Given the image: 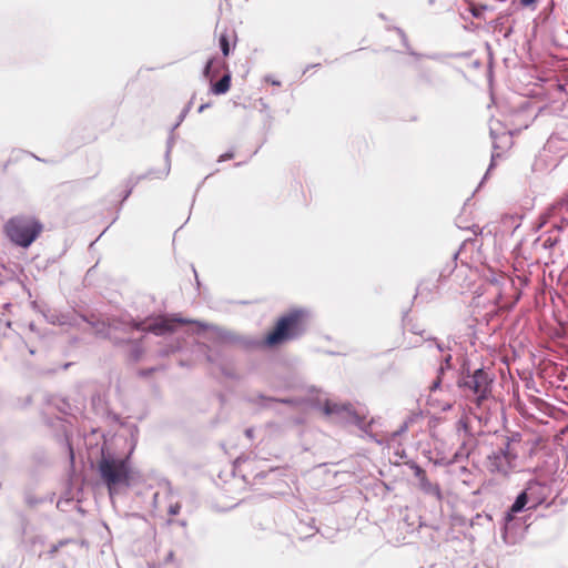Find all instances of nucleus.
<instances>
[{
    "label": "nucleus",
    "mask_w": 568,
    "mask_h": 568,
    "mask_svg": "<svg viewBox=\"0 0 568 568\" xmlns=\"http://www.w3.org/2000/svg\"><path fill=\"white\" fill-rule=\"evenodd\" d=\"M473 14H474L475 17H479V11L474 10V11H473Z\"/></svg>",
    "instance_id": "obj_31"
},
{
    "label": "nucleus",
    "mask_w": 568,
    "mask_h": 568,
    "mask_svg": "<svg viewBox=\"0 0 568 568\" xmlns=\"http://www.w3.org/2000/svg\"><path fill=\"white\" fill-rule=\"evenodd\" d=\"M186 115H187V109H183L179 115L178 122L175 123V125L173 126L172 130H175L184 121Z\"/></svg>",
    "instance_id": "obj_18"
},
{
    "label": "nucleus",
    "mask_w": 568,
    "mask_h": 568,
    "mask_svg": "<svg viewBox=\"0 0 568 568\" xmlns=\"http://www.w3.org/2000/svg\"><path fill=\"white\" fill-rule=\"evenodd\" d=\"M185 323H191V321H186L183 318L161 317L148 325L140 323L136 325V328L151 332L155 335H166L169 333H173L175 331V326L178 324H185Z\"/></svg>",
    "instance_id": "obj_6"
},
{
    "label": "nucleus",
    "mask_w": 568,
    "mask_h": 568,
    "mask_svg": "<svg viewBox=\"0 0 568 568\" xmlns=\"http://www.w3.org/2000/svg\"><path fill=\"white\" fill-rule=\"evenodd\" d=\"M49 321L52 323V324H59V325H64L67 324V318L64 315H51V317L49 318Z\"/></svg>",
    "instance_id": "obj_17"
},
{
    "label": "nucleus",
    "mask_w": 568,
    "mask_h": 568,
    "mask_svg": "<svg viewBox=\"0 0 568 568\" xmlns=\"http://www.w3.org/2000/svg\"><path fill=\"white\" fill-rule=\"evenodd\" d=\"M179 348H180V346H179V345L173 346V347H171L170 349L163 351V352H162V355H169L170 353L175 352V351H176V349H179Z\"/></svg>",
    "instance_id": "obj_22"
},
{
    "label": "nucleus",
    "mask_w": 568,
    "mask_h": 568,
    "mask_svg": "<svg viewBox=\"0 0 568 568\" xmlns=\"http://www.w3.org/2000/svg\"><path fill=\"white\" fill-rule=\"evenodd\" d=\"M196 325H199L203 329H211L213 334L221 341H232V334L227 331H224L217 326L207 325L200 322H194Z\"/></svg>",
    "instance_id": "obj_11"
},
{
    "label": "nucleus",
    "mask_w": 568,
    "mask_h": 568,
    "mask_svg": "<svg viewBox=\"0 0 568 568\" xmlns=\"http://www.w3.org/2000/svg\"><path fill=\"white\" fill-rule=\"evenodd\" d=\"M398 33L400 34V37H402V38H403V40L405 41V40H406L405 33H404L402 30H398Z\"/></svg>",
    "instance_id": "obj_28"
},
{
    "label": "nucleus",
    "mask_w": 568,
    "mask_h": 568,
    "mask_svg": "<svg viewBox=\"0 0 568 568\" xmlns=\"http://www.w3.org/2000/svg\"><path fill=\"white\" fill-rule=\"evenodd\" d=\"M307 318L308 312L305 310L291 311L278 320L274 331L266 336L265 344L274 346L298 338L306 332Z\"/></svg>",
    "instance_id": "obj_2"
},
{
    "label": "nucleus",
    "mask_w": 568,
    "mask_h": 568,
    "mask_svg": "<svg viewBox=\"0 0 568 568\" xmlns=\"http://www.w3.org/2000/svg\"><path fill=\"white\" fill-rule=\"evenodd\" d=\"M231 85V74L226 73L224 74L220 81H217L215 84L212 85V92L214 94H224L229 91Z\"/></svg>",
    "instance_id": "obj_12"
},
{
    "label": "nucleus",
    "mask_w": 568,
    "mask_h": 568,
    "mask_svg": "<svg viewBox=\"0 0 568 568\" xmlns=\"http://www.w3.org/2000/svg\"><path fill=\"white\" fill-rule=\"evenodd\" d=\"M191 108H192V101H190L183 109H187V113H189Z\"/></svg>",
    "instance_id": "obj_26"
},
{
    "label": "nucleus",
    "mask_w": 568,
    "mask_h": 568,
    "mask_svg": "<svg viewBox=\"0 0 568 568\" xmlns=\"http://www.w3.org/2000/svg\"><path fill=\"white\" fill-rule=\"evenodd\" d=\"M445 373V368L443 365H440V367L438 368V375H437V378L433 382V384L430 385V390L432 392H435L437 390L439 387H440V384H442V376L444 375Z\"/></svg>",
    "instance_id": "obj_15"
},
{
    "label": "nucleus",
    "mask_w": 568,
    "mask_h": 568,
    "mask_svg": "<svg viewBox=\"0 0 568 568\" xmlns=\"http://www.w3.org/2000/svg\"><path fill=\"white\" fill-rule=\"evenodd\" d=\"M557 213L560 215L568 213V194L549 209L548 215L555 216Z\"/></svg>",
    "instance_id": "obj_13"
},
{
    "label": "nucleus",
    "mask_w": 568,
    "mask_h": 568,
    "mask_svg": "<svg viewBox=\"0 0 568 568\" xmlns=\"http://www.w3.org/2000/svg\"><path fill=\"white\" fill-rule=\"evenodd\" d=\"M7 237L17 246L29 247L42 232V224L33 216L11 217L3 226Z\"/></svg>",
    "instance_id": "obj_3"
},
{
    "label": "nucleus",
    "mask_w": 568,
    "mask_h": 568,
    "mask_svg": "<svg viewBox=\"0 0 568 568\" xmlns=\"http://www.w3.org/2000/svg\"><path fill=\"white\" fill-rule=\"evenodd\" d=\"M517 455L510 450V443L494 450L487 457V469L493 474L507 476L515 467Z\"/></svg>",
    "instance_id": "obj_5"
},
{
    "label": "nucleus",
    "mask_w": 568,
    "mask_h": 568,
    "mask_svg": "<svg viewBox=\"0 0 568 568\" xmlns=\"http://www.w3.org/2000/svg\"><path fill=\"white\" fill-rule=\"evenodd\" d=\"M494 160H495V156L493 155V156H491V163H490V166H489V169H488V171H487V172H489V171H490V169L493 168V165H494ZM487 174H488V173H486V175H487Z\"/></svg>",
    "instance_id": "obj_27"
},
{
    "label": "nucleus",
    "mask_w": 568,
    "mask_h": 568,
    "mask_svg": "<svg viewBox=\"0 0 568 568\" xmlns=\"http://www.w3.org/2000/svg\"><path fill=\"white\" fill-rule=\"evenodd\" d=\"M523 7H529L536 2V0H519Z\"/></svg>",
    "instance_id": "obj_21"
},
{
    "label": "nucleus",
    "mask_w": 568,
    "mask_h": 568,
    "mask_svg": "<svg viewBox=\"0 0 568 568\" xmlns=\"http://www.w3.org/2000/svg\"><path fill=\"white\" fill-rule=\"evenodd\" d=\"M245 434L247 437L252 438L253 437V429L248 428L245 430Z\"/></svg>",
    "instance_id": "obj_25"
},
{
    "label": "nucleus",
    "mask_w": 568,
    "mask_h": 568,
    "mask_svg": "<svg viewBox=\"0 0 568 568\" xmlns=\"http://www.w3.org/2000/svg\"><path fill=\"white\" fill-rule=\"evenodd\" d=\"M225 68V62L217 58L210 59L203 70V77L212 81L220 72V69Z\"/></svg>",
    "instance_id": "obj_10"
},
{
    "label": "nucleus",
    "mask_w": 568,
    "mask_h": 568,
    "mask_svg": "<svg viewBox=\"0 0 568 568\" xmlns=\"http://www.w3.org/2000/svg\"><path fill=\"white\" fill-rule=\"evenodd\" d=\"M450 408H452V405H450V404H447V405H445V406L443 407V410H448V409H450Z\"/></svg>",
    "instance_id": "obj_29"
},
{
    "label": "nucleus",
    "mask_w": 568,
    "mask_h": 568,
    "mask_svg": "<svg viewBox=\"0 0 568 568\" xmlns=\"http://www.w3.org/2000/svg\"><path fill=\"white\" fill-rule=\"evenodd\" d=\"M98 473L111 498L141 481V474L131 462V452L122 457L102 449Z\"/></svg>",
    "instance_id": "obj_1"
},
{
    "label": "nucleus",
    "mask_w": 568,
    "mask_h": 568,
    "mask_svg": "<svg viewBox=\"0 0 568 568\" xmlns=\"http://www.w3.org/2000/svg\"><path fill=\"white\" fill-rule=\"evenodd\" d=\"M233 158V153H224L220 156L219 162L226 161Z\"/></svg>",
    "instance_id": "obj_20"
},
{
    "label": "nucleus",
    "mask_w": 568,
    "mask_h": 568,
    "mask_svg": "<svg viewBox=\"0 0 568 568\" xmlns=\"http://www.w3.org/2000/svg\"><path fill=\"white\" fill-rule=\"evenodd\" d=\"M531 487L529 486L517 496L509 511L506 514V523L511 521L515 514L521 513L525 509L536 508L538 506L539 500L532 497L529 493Z\"/></svg>",
    "instance_id": "obj_8"
},
{
    "label": "nucleus",
    "mask_w": 568,
    "mask_h": 568,
    "mask_svg": "<svg viewBox=\"0 0 568 568\" xmlns=\"http://www.w3.org/2000/svg\"><path fill=\"white\" fill-rule=\"evenodd\" d=\"M220 47H221L223 55L224 57L229 55V53H230V44H229L227 37L225 34H222L220 37Z\"/></svg>",
    "instance_id": "obj_16"
},
{
    "label": "nucleus",
    "mask_w": 568,
    "mask_h": 568,
    "mask_svg": "<svg viewBox=\"0 0 568 568\" xmlns=\"http://www.w3.org/2000/svg\"><path fill=\"white\" fill-rule=\"evenodd\" d=\"M206 108H209V104H207V103H205V104H201V105L199 106L197 112H199V113H202Z\"/></svg>",
    "instance_id": "obj_24"
},
{
    "label": "nucleus",
    "mask_w": 568,
    "mask_h": 568,
    "mask_svg": "<svg viewBox=\"0 0 568 568\" xmlns=\"http://www.w3.org/2000/svg\"><path fill=\"white\" fill-rule=\"evenodd\" d=\"M100 334L109 335V332L104 333L103 331H98Z\"/></svg>",
    "instance_id": "obj_32"
},
{
    "label": "nucleus",
    "mask_w": 568,
    "mask_h": 568,
    "mask_svg": "<svg viewBox=\"0 0 568 568\" xmlns=\"http://www.w3.org/2000/svg\"><path fill=\"white\" fill-rule=\"evenodd\" d=\"M180 509H181V506L176 503V504L171 505L169 507V514L172 515V516L178 515Z\"/></svg>",
    "instance_id": "obj_19"
},
{
    "label": "nucleus",
    "mask_w": 568,
    "mask_h": 568,
    "mask_svg": "<svg viewBox=\"0 0 568 568\" xmlns=\"http://www.w3.org/2000/svg\"><path fill=\"white\" fill-rule=\"evenodd\" d=\"M450 359H452V356L448 354L446 357H445V365L444 368H450Z\"/></svg>",
    "instance_id": "obj_23"
},
{
    "label": "nucleus",
    "mask_w": 568,
    "mask_h": 568,
    "mask_svg": "<svg viewBox=\"0 0 568 568\" xmlns=\"http://www.w3.org/2000/svg\"><path fill=\"white\" fill-rule=\"evenodd\" d=\"M173 143H174V135L171 134L168 140V146H166V152H165L166 165L163 169V171L161 172V174L155 175V178H158V179L165 178L170 173V153L173 148Z\"/></svg>",
    "instance_id": "obj_14"
},
{
    "label": "nucleus",
    "mask_w": 568,
    "mask_h": 568,
    "mask_svg": "<svg viewBox=\"0 0 568 568\" xmlns=\"http://www.w3.org/2000/svg\"><path fill=\"white\" fill-rule=\"evenodd\" d=\"M414 474L418 478V487L426 495L434 496L436 500H442V490L437 484H433L428 480L426 473L423 468L417 465L413 466Z\"/></svg>",
    "instance_id": "obj_9"
},
{
    "label": "nucleus",
    "mask_w": 568,
    "mask_h": 568,
    "mask_svg": "<svg viewBox=\"0 0 568 568\" xmlns=\"http://www.w3.org/2000/svg\"><path fill=\"white\" fill-rule=\"evenodd\" d=\"M567 33H568V30H567Z\"/></svg>",
    "instance_id": "obj_33"
},
{
    "label": "nucleus",
    "mask_w": 568,
    "mask_h": 568,
    "mask_svg": "<svg viewBox=\"0 0 568 568\" xmlns=\"http://www.w3.org/2000/svg\"><path fill=\"white\" fill-rule=\"evenodd\" d=\"M323 410L325 415L338 422L358 423V416L352 410L351 405L326 402Z\"/></svg>",
    "instance_id": "obj_7"
},
{
    "label": "nucleus",
    "mask_w": 568,
    "mask_h": 568,
    "mask_svg": "<svg viewBox=\"0 0 568 568\" xmlns=\"http://www.w3.org/2000/svg\"><path fill=\"white\" fill-rule=\"evenodd\" d=\"M493 381V376L488 372L484 368H478L471 374H462L457 381V386L466 396H474L479 405L489 396Z\"/></svg>",
    "instance_id": "obj_4"
},
{
    "label": "nucleus",
    "mask_w": 568,
    "mask_h": 568,
    "mask_svg": "<svg viewBox=\"0 0 568 568\" xmlns=\"http://www.w3.org/2000/svg\"><path fill=\"white\" fill-rule=\"evenodd\" d=\"M271 83H272L273 85H280V82H278V81H276V80H272V81H271Z\"/></svg>",
    "instance_id": "obj_30"
}]
</instances>
